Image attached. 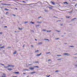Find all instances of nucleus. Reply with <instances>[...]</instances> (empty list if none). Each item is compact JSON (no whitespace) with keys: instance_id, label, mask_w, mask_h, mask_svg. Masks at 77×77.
Listing matches in <instances>:
<instances>
[{"instance_id":"c85d7f7f","label":"nucleus","mask_w":77,"mask_h":77,"mask_svg":"<svg viewBox=\"0 0 77 77\" xmlns=\"http://www.w3.org/2000/svg\"><path fill=\"white\" fill-rule=\"evenodd\" d=\"M39 52V50H38L35 51V53H36L37 52Z\"/></svg>"},{"instance_id":"dca6fc26","label":"nucleus","mask_w":77,"mask_h":77,"mask_svg":"<svg viewBox=\"0 0 77 77\" xmlns=\"http://www.w3.org/2000/svg\"><path fill=\"white\" fill-rule=\"evenodd\" d=\"M66 18H70V16H66Z\"/></svg>"},{"instance_id":"4c0bfd02","label":"nucleus","mask_w":77,"mask_h":77,"mask_svg":"<svg viewBox=\"0 0 77 77\" xmlns=\"http://www.w3.org/2000/svg\"><path fill=\"white\" fill-rule=\"evenodd\" d=\"M2 5H6V4H2Z\"/></svg>"},{"instance_id":"bb28decb","label":"nucleus","mask_w":77,"mask_h":77,"mask_svg":"<svg viewBox=\"0 0 77 77\" xmlns=\"http://www.w3.org/2000/svg\"><path fill=\"white\" fill-rule=\"evenodd\" d=\"M42 30L43 31L46 32V29H43Z\"/></svg>"},{"instance_id":"58836bf2","label":"nucleus","mask_w":77,"mask_h":77,"mask_svg":"<svg viewBox=\"0 0 77 77\" xmlns=\"http://www.w3.org/2000/svg\"><path fill=\"white\" fill-rule=\"evenodd\" d=\"M4 27L6 28V27H7V26H4Z\"/></svg>"},{"instance_id":"69168bd1","label":"nucleus","mask_w":77,"mask_h":77,"mask_svg":"<svg viewBox=\"0 0 77 77\" xmlns=\"http://www.w3.org/2000/svg\"><path fill=\"white\" fill-rule=\"evenodd\" d=\"M58 39V38H57L55 39Z\"/></svg>"},{"instance_id":"f8f14e48","label":"nucleus","mask_w":77,"mask_h":77,"mask_svg":"<svg viewBox=\"0 0 77 77\" xmlns=\"http://www.w3.org/2000/svg\"><path fill=\"white\" fill-rule=\"evenodd\" d=\"M47 32H51V30H50L49 31H46Z\"/></svg>"},{"instance_id":"6ab92c4d","label":"nucleus","mask_w":77,"mask_h":77,"mask_svg":"<svg viewBox=\"0 0 77 77\" xmlns=\"http://www.w3.org/2000/svg\"><path fill=\"white\" fill-rule=\"evenodd\" d=\"M69 47H72V48H73L74 47L73 46H69Z\"/></svg>"},{"instance_id":"7c9ffc66","label":"nucleus","mask_w":77,"mask_h":77,"mask_svg":"<svg viewBox=\"0 0 77 77\" xmlns=\"http://www.w3.org/2000/svg\"><path fill=\"white\" fill-rule=\"evenodd\" d=\"M36 4H31L30 5H35Z\"/></svg>"},{"instance_id":"72a5a7b5","label":"nucleus","mask_w":77,"mask_h":77,"mask_svg":"<svg viewBox=\"0 0 77 77\" xmlns=\"http://www.w3.org/2000/svg\"><path fill=\"white\" fill-rule=\"evenodd\" d=\"M45 12H48V10H45Z\"/></svg>"},{"instance_id":"c03bdc74","label":"nucleus","mask_w":77,"mask_h":77,"mask_svg":"<svg viewBox=\"0 0 77 77\" xmlns=\"http://www.w3.org/2000/svg\"><path fill=\"white\" fill-rule=\"evenodd\" d=\"M41 18V17H38V19H39V18Z\"/></svg>"},{"instance_id":"3c124183","label":"nucleus","mask_w":77,"mask_h":77,"mask_svg":"<svg viewBox=\"0 0 77 77\" xmlns=\"http://www.w3.org/2000/svg\"><path fill=\"white\" fill-rule=\"evenodd\" d=\"M48 61H51V60H50V59L49 60H48Z\"/></svg>"},{"instance_id":"ddd939ff","label":"nucleus","mask_w":77,"mask_h":77,"mask_svg":"<svg viewBox=\"0 0 77 77\" xmlns=\"http://www.w3.org/2000/svg\"><path fill=\"white\" fill-rule=\"evenodd\" d=\"M38 45H41V44H42V43L41 42H40L38 43Z\"/></svg>"},{"instance_id":"0eeeda50","label":"nucleus","mask_w":77,"mask_h":77,"mask_svg":"<svg viewBox=\"0 0 77 77\" xmlns=\"http://www.w3.org/2000/svg\"><path fill=\"white\" fill-rule=\"evenodd\" d=\"M5 48V46H3L2 47H0V49H2V48Z\"/></svg>"},{"instance_id":"cd10ccee","label":"nucleus","mask_w":77,"mask_h":77,"mask_svg":"<svg viewBox=\"0 0 77 77\" xmlns=\"http://www.w3.org/2000/svg\"><path fill=\"white\" fill-rule=\"evenodd\" d=\"M22 2H23V3H26V2L24 1H23Z\"/></svg>"},{"instance_id":"c756f323","label":"nucleus","mask_w":77,"mask_h":77,"mask_svg":"<svg viewBox=\"0 0 77 77\" xmlns=\"http://www.w3.org/2000/svg\"><path fill=\"white\" fill-rule=\"evenodd\" d=\"M2 77H6V76H5V75H2Z\"/></svg>"},{"instance_id":"a18cd8bd","label":"nucleus","mask_w":77,"mask_h":77,"mask_svg":"<svg viewBox=\"0 0 77 77\" xmlns=\"http://www.w3.org/2000/svg\"><path fill=\"white\" fill-rule=\"evenodd\" d=\"M13 15H14V17H15L16 16V15H15V14H13Z\"/></svg>"},{"instance_id":"423d86ee","label":"nucleus","mask_w":77,"mask_h":77,"mask_svg":"<svg viewBox=\"0 0 77 77\" xmlns=\"http://www.w3.org/2000/svg\"><path fill=\"white\" fill-rule=\"evenodd\" d=\"M51 3H52V5H54L55 4V2H51Z\"/></svg>"},{"instance_id":"de8ad7c7","label":"nucleus","mask_w":77,"mask_h":77,"mask_svg":"<svg viewBox=\"0 0 77 77\" xmlns=\"http://www.w3.org/2000/svg\"><path fill=\"white\" fill-rule=\"evenodd\" d=\"M24 47H25V45H23V47L24 48Z\"/></svg>"},{"instance_id":"774afa93","label":"nucleus","mask_w":77,"mask_h":77,"mask_svg":"<svg viewBox=\"0 0 77 77\" xmlns=\"http://www.w3.org/2000/svg\"><path fill=\"white\" fill-rule=\"evenodd\" d=\"M27 77H29V76H27Z\"/></svg>"},{"instance_id":"a878e982","label":"nucleus","mask_w":77,"mask_h":77,"mask_svg":"<svg viewBox=\"0 0 77 77\" xmlns=\"http://www.w3.org/2000/svg\"><path fill=\"white\" fill-rule=\"evenodd\" d=\"M19 30H23V28H19Z\"/></svg>"},{"instance_id":"f704fd0d","label":"nucleus","mask_w":77,"mask_h":77,"mask_svg":"<svg viewBox=\"0 0 77 77\" xmlns=\"http://www.w3.org/2000/svg\"><path fill=\"white\" fill-rule=\"evenodd\" d=\"M9 14V13L8 12H7L6 13V15H7V14Z\"/></svg>"},{"instance_id":"0e129e2a","label":"nucleus","mask_w":77,"mask_h":77,"mask_svg":"<svg viewBox=\"0 0 77 77\" xmlns=\"http://www.w3.org/2000/svg\"><path fill=\"white\" fill-rule=\"evenodd\" d=\"M44 40H47V39H44Z\"/></svg>"},{"instance_id":"20e7f679","label":"nucleus","mask_w":77,"mask_h":77,"mask_svg":"<svg viewBox=\"0 0 77 77\" xmlns=\"http://www.w3.org/2000/svg\"><path fill=\"white\" fill-rule=\"evenodd\" d=\"M8 71H12V69L11 68H8Z\"/></svg>"},{"instance_id":"39448f33","label":"nucleus","mask_w":77,"mask_h":77,"mask_svg":"<svg viewBox=\"0 0 77 77\" xmlns=\"http://www.w3.org/2000/svg\"><path fill=\"white\" fill-rule=\"evenodd\" d=\"M35 73H36V72H31V74H35Z\"/></svg>"},{"instance_id":"393cba45","label":"nucleus","mask_w":77,"mask_h":77,"mask_svg":"<svg viewBox=\"0 0 77 77\" xmlns=\"http://www.w3.org/2000/svg\"><path fill=\"white\" fill-rule=\"evenodd\" d=\"M34 67H35V68H39V67L38 66H34Z\"/></svg>"},{"instance_id":"e2e57ef3","label":"nucleus","mask_w":77,"mask_h":77,"mask_svg":"<svg viewBox=\"0 0 77 77\" xmlns=\"http://www.w3.org/2000/svg\"><path fill=\"white\" fill-rule=\"evenodd\" d=\"M77 55V54H74V55Z\"/></svg>"},{"instance_id":"f257e3e1","label":"nucleus","mask_w":77,"mask_h":77,"mask_svg":"<svg viewBox=\"0 0 77 77\" xmlns=\"http://www.w3.org/2000/svg\"><path fill=\"white\" fill-rule=\"evenodd\" d=\"M63 55H65L66 56H69V54L65 53L63 54Z\"/></svg>"},{"instance_id":"f03ea898","label":"nucleus","mask_w":77,"mask_h":77,"mask_svg":"<svg viewBox=\"0 0 77 77\" xmlns=\"http://www.w3.org/2000/svg\"><path fill=\"white\" fill-rule=\"evenodd\" d=\"M8 66H9L10 67H14V66L13 65H8Z\"/></svg>"},{"instance_id":"680f3d73","label":"nucleus","mask_w":77,"mask_h":77,"mask_svg":"<svg viewBox=\"0 0 77 77\" xmlns=\"http://www.w3.org/2000/svg\"><path fill=\"white\" fill-rule=\"evenodd\" d=\"M61 26H63V24H61Z\"/></svg>"},{"instance_id":"f3484780","label":"nucleus","mask_w":77,"mask_h":77,"mask_svg":"<svg viewBox=\"0 0 77 77\" xmlns=\"http://www.w3.org/2000/svg\"><path fill=\"white\" fill-rule=\"evenodd\" d=\"M50 52H46V54H50Z\"/></svg>"},{"instance_id":"864d4df0","label":"nucleus","mask_w":77,"mask_h":77,"mask_svg":"<svg viewBox=\"0 0 77 77\" xmlns=\"http://www.w3.org/2000/svg\"><path fill=\"white\" fill-rule=\"evenodd\" d=\"M7 68H9V67H10V66H7Z\"/></svg>"},{"instance_id":"4be33fe9","label":"nucleus","mask_w":77,"mask_h":77,"mask_svg":"<svg viewBox=\"0 0 77 77\" xmlns=\"http://www.w3.org/2000/svg\"><path fill=\"white\" fill-rule=\"evenodd\" d=\"M32 64H28V66H32Z\"/></svg>"},{"instance_id":"7ed1b4c3","label":"nucleus","mask_w":77,"mask_h":77,"mask_svg":"<svg viewBox=\"0 0 77 77\" xmlns=\"http://www.w3.org/2000/svg\"><path fill=\"white\" fill-rule=\"evenodd\" d=\"M35 69L34 67H30L29 68V69H31V70H33Z\"/></svg>"},{"instance_id":"603ef678","label":"nucleus","mask_w":77,"mask_h":77,"mask_svg":"<svg viewBox=\"0 0 77 77\" xmlns=\"http://www.w3.org/2000/svg\"><path fill=\"white\" fill-rule=\"evenodd\" d=\"M77 5V4H76V5H75V6H76Z\"/></svg>"},{"instance_id":"6e6d98bb","label":"nucleus","mask_w":77,"mask_h":77,"mask_svg":"<svg viewBox=\"0 0 77 77\" xmlns=\"http://www.w3.org/2000/svg\"><path fill=\"white\" fill-rule=\"evenodd\" d=\"M75 66H76L77 67V65H75Z\"/></svg>"},{"instance_id":"09e8293b","label":"nucleus","mask_w":77,"mask_h":77,"mask_svg":"<svg viewBox=\"0 0 77 77\" xmlns=\"http://www.w3.org/2000/svg\"><path fill=\"white\" fill-rule=\"evenodd\" d=\"M46 41H49V40L48 39H47Z\"/></svg>"},{"instance_id":"37998d69","label":"nucleus","mask_w":77,"mask_h":77,"mask_svg":"<svg viewBox=\"0 0 77 77\" xmlns=\"http://www.w3.org/2000/svg\"><path fill=\"white\" fill-rule=\"evenodd\" d=\"M11 48V47H8V48Z\"/></svg>"},{"instance_id":"e433bc0d","label":"nucleus","mask_w":77,"mask_h":77,"mask_svg":"<svg viewBox=\"0 0 77 77\" xmlns=\"http://www.w3.org/2000/svg\"><path fill=\"white\" fill-rule=\"evenodd\" d=\"M4 68H7V66H4Z\"/></svg>"},{"instance_id":"49530a36","label":"nucleus","mask_w":77,"mask_h":77,"mask_svg":"<svg viewBox=\"0 0 77 77\" xmlns=\"http://www.w3.org/2000/svg\"><path fill=\"white\" fill-rule=\"evenodd\" d=\"M3 75H6V74H5V73H3Z\"/></svg>"},{"instance_id":"aec40b11","label":"nucleus","mask_w":77,"mask_h":77,"mask_svg":"<svg viewBox=\"0 0 77 77\" xmlns=\"http://www.w3.org/2000/svg\"><path fill=\"white\" fill-rule=\"evenodd\" d=\"M39 61H36L35 62V63H39Z\"/></svg>"},{"instance_id":"9d476101","label":"nucleus","mask_w":77,"mask_h":77,"mask_svg":"<svg viewBox=\"0 0 77 77\" xmlns=\"http://www.w3.org/2000/svg\"><path fill=\"white\" fill-rule=\"evenodd\" d=\"M41 55V53H40V54H37V55H36V56H40V55Z\"/></svg>"},{"instance_id":"c9c22d12","label":"nucleus","mask_w":77,"mask_h":77,"mask_svg":"<svg viewBox=\"0 0 77 77\" xmlns=\"http://www.w3.org/2000/svg\"><path fill=\"white\" fill-rule=\"evenodd\" d=\"M55 72H58V70H57L55 71Z\"/></svg>"},{"instance_id":"338daca9","label":"nucleus","mask_w":77,"mask_h":77,"mask_svg":"<svg viewBox=\"0 0 77 77\" xmlns=\"http://www.w3.org/2000/svg\"><path fill=\"white\" fill-rule=\"evenodd\" d=\"M13 77H17V76H13Z\"/></svg>"},{"instance_id":"9b49d317","label":"nucleus","mask_w":77,"mask_h":77,"mask_svg":"<svg viewBox=\"0 0 77 77\" xmlns=\"http://www.w3.org/2000/svg\"><path fill=\"white\" fill-rule=\"evenodd\" d=\"M48 8H49V9H51L52 8L50 7H48Z\"/></svg>"},{"instance_id":"052dcab7","label":"nucleus","mask_w":77,"mask_h":77,"mask_svg":"<svg viewBox=\"0 0 77 77\" xmlns=\"http://www.w3.org/2000/svg\"><path fill=\"white\" fill-rule=\"evenodd\" d=\"M61 60V59H58V60Z\"/></svg>"},{"instance_id":"b1692460","label":"nucleus","mask_w":77,"mask_h":77,"mask_svg":"<svg viewBox=\"0 0 77 77\" xmlns=\"http://www.w3.org/2000/svg\"><path fill=\"white\" fill-rule=\"evenodd\" d=\"M27 23H28V21H26L24 22V24H26Z\"/></svg>"},{"instance_id":"a211bd4d","label":"nucleus","mask_w":77,"mask_h":77,"mask_svg":"<svg viewBox=\"0 0 77 77\" xmlns=\"http://www.w3.org/2000/svg\"><path fill=\"white\" fill-rule=\"evenodd\" d=\"M63 4H66H66H68V3H67V2H63Z\"/></svg>"},{"instance_id":"ea45409f","label":"nucleus","mask_w":77,"mask_h":77,"mask_svg":"<svg viewBox=\"0 0 77 77\" xmlns=\"http://www.w3.org/2000/svg\"><path fill=\"white\" fill-rule=\"evenodd\" d=\"M31 47H33V45H31Z\"/></svg>"},{"instance_id":"bf43d9fd","label":"nucleus","mask_w":77,"mask_h":77,"mask_svg":"<svg viewBox=\"0 0 77 77\" xmlns=\"http://www.w3.org/2000/svg\"><path fill=\"white\" fill-rule=\"evenodd\" d=\"M35 41H37V40L36 39H35Z\"/></svg>"},{"instance_id":"1a4fd4ad","label":"nucleus","mask_w":77,"mask_h":77,"mask_svg":"<svg viewBox=\"0 0 77 77\" xmlns=\"http://www.w3.org/2000/svg\"><path fill=\"white\" fill-rule=\"evenodd\" d=\"M19 72H14V74H19Z\"/></svg>"},{"instance_id":"13d9d810","label":"nucleus","mask_w":77,"mask_h":77,"mask_svg":"<svg viewBox=\"0 0 77 77\" xmlns=\"http://www.w3.org/2000/svg\"><path fill=\"white\" fill-rule=\"evenodd\" d=\"M2 44H0V46H2Z\"/></svg>"},{"instance_id":"8fccbe9b","label":"nucleus","mask_w":77,"mask_h":77,"mask_svg":"<svg viewBox=\"0 0 77 77\" xmlns=\"http://www.w3.org/2000/svg\"><path fill=\"white\" fill-rule=\"evenodd\" d=\"M0 34H3V32H0Z\"/></svg>"},{"instance_id":"6e6552de","label":"nucleus","mask_w":77,"mask_h":77,"mask_svg":"<svg viewBox=\"0 0 77 77\" xmlns=\"http://www.w3.org/2000/svg\"><path fill=\"white\" fill-rule=\"evenodd\" d=\"M17 53V51H15L13 53V54H15Z\"/></svg>"},{"instance_id":"a19ab883","label":"nucleus","mask_w":77,"mask_h":77,"mask_svg":"<svg viewBox=\"0 0 77 77\" xmlns=\"http://www.w3.org/2000/svg\"><path fill=\"white\" fill-rule=\"evenodd\" d=\"M24 70H26V71H29V70L27 69H24Z\"/></svg>"},{"instance_id":"2f4dec72","label":"nucleus","mask_w":77,"mask_h":77,"mask_svg":"<svg viewBox=\"0 0 77 77\" xmlns=\"http://www.w3.org/2000/svg\"><path fill=\"white\" fill-rule=\"evenodd\" d=\"M30 23H32L33 24H34V22H31Z\"/></svg>"},{"instance_id":"473e14b6","label":"nucleus","mask_w":77,"mask_h":77,"mask_svg":"<svg viewBox=\"0 0 77 77\" xmlns=\"http://www.w3.org/2000/svg\"><path fill=\"white\" fill-rule=\"evenodd\" d=\"M0 65H3V66H4V65H5V64H0Z\"/></svg>"},{"instance_id":"79ce46f5","label":"nucleus","mask_w":77,"mask_h":77,"mask_svg":"<svg viewBox=\"0 0 77 77\" xmlns=\"http://www.w3.org/2000/svg\"><path fill=\"white\" fill-rule=\"evenodd\" d=\"M38 23H41V22H38Z\"/></svg>"},{"instance_id":"4d7b16f0","label":"nucleus","mask_w":77,"mask_h":77,"mask_svg":"<svg viewBox=\"0 0 77 77\" xmlns=\"http://www.w3.org/2000/svg\"><path fill=\"white\" fill-rule=\"evenodd\" d=\"M50 75H49L47 77H50Z\"/></svg>"},{"instance_id":"2eb2a0df","label":"nucleus","mask_w":77,"mask_h":77,"mask_svg":"<svg viewBox=\"0 0 77 77\" xmlns=\"http://www.w3.org/2000/svg\"><path fill=\"white\" fill-rule=\"evenodd\" d=\"M40 26V25H36V27H39Z\"/></svg>"},{"instance_id":"5fc2aeb1","label":"nucleus","mask_w":77,"mask_h":77,"mask_svg":"<svg viewBox=\"0 0 77 77\" xmlns=\"http://www.w3.org/2000/svg\"><path fill=\"white\" fill-rule=\"evenodd\" d=\"M23 74H26V73H23Z\"/></svg>"},{"instance_id":"5701e85b","label":"nucleus","mask_w":77,"mask_h":77,"mask_svg":"<svg viewBox=\"0 0 77 77\" xmlns=\"http://www.w3.org/2000/svg\"><path fill=\"white\" fill-rule=\"evenodd\" d=\"M5 10H6V11H9V10L8 9H7V8H5Z\"/></svg>"},{"instance_id":"4468645a","label":"nucleus","mask_w":77,"mask_h":77,"mask_svg":"<svg viewBox=\"0 0 77 77\" xmlns=\"http://www.w3.org/2000/svg\"><path fill=\"white\" fill-rule=\"evenodd\" d=\"M75 19H76V18H74L72 19V20H71V21H74V20H75Z\"/></svg>"},{"instance_id":"412c9836","label":"nucleus","mask_w":77,"mask_h":77,"mask_svg":"<svg viewBox=\"0 0 77 77\" xmlns=\"http://www.w3.org/2000/svg\"><path fill=\"white\" fill-rule=\"evenodd\" d=\"M6 6H11V5L10 4H6Z\"/></svg>"}]
</instances>
